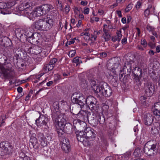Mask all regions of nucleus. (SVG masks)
Segmentation results:
<instances>
[{
  "mask_svg": "<svg viewBox=\"0 0 160 160\" xmlns=\"http://www.w3.org/2000/svg\"><path fill=\"white\" fill-rule=\"evenodd\" d=\"M83 38L84 39V40L86 41H89L90 40V35L84 36Z\"/></svg>",
  "mask_w": 160,
  "mask_h": 160,
  "instance_id": "obj_60",
  "label": "nucleus"
},
{
  "mask_svg": "<svg viewBox=\"0 0 160 160\" xmlns=\"http://www.w3.org/2000/svg\"><path fill=\"white\" fill-rule=\"evenodd\" d=\"M16 32L17 35L18 37H21L22 36L24 31L21 29H18L16 30Z\"/></svg>",
  "mask_w": 160,
  "mask_h": 160,
  "instance_id": "obj_38",
  "label": "nucleus"
},
{
  "mask_svg": "<svg viewBox=\"0 0 160 160\" xmlns=\"http://www.w3.org/2000/svg\"><path fill=\"white\" fill-rule=\"evenodd\" d=\"M148 45L152 48H154L155 47V44L152 43H148Z\"/></svg>",
  "mask_w": 160,
  "mask_h": 160,
  "instance_id": "obj_63",
  "label": "nucleus"
},
{
  "mask_svg": "<svg viewBox=\"0 0 160 160\" xmlns=\"http://www.w3.org/2000/svg\"><path fill=\"white\" fill-rule=\"evenodd\" d=\"M79 58L78 57H76L75 58L73 59V62L74 63H78L79 62Z\"/></svg>",
  "mask_w": 160,
  "mask_h": 160,
  "instance_id": "obj_58",
  "label": "nucleus"
},
{
  "mask_svg": "<svg viewBox=\"0 0 160 160\" xmlns=\"http://www.w3.org/2000/svg\"><path fill=\"white\" fill-rule=\"evenodd\" d=\"M52 118L62 116L61 113L59 109V104L58 102H55L53 103V108L52 109Z\"/></svg>",
  "mask_w": 160,
  "mask_h": 160,
  "instance_id": "obj_9",
  "label": "nucleus"
},
{
  "mask_svg": "<svg viewBox=\"0 0 160 160\" xmlns=\"http://www.w3.org/2000/svg\"><path fill=\"white\" fill-rule=\"evenodd\" d=\"M30 13L28 15V17L31 18H33L36 17L41 16L44 14L40 6L37 8L34 11L31 10Z\"/></svg>",
  "mask_w": 160,
  "mask_h": 160,
  "instance_id": "obj_14",
  "label": "nucleus"
},
{
  "mask_svg": "<svg viewBox=\"0 0 160 160\" xmlns=\"http://www.w3.org/2000/svg\"><path fill=\"white\" fill-rule=\"evenodd\" d=\"M38 138L41 142V144L43 147L47 146L48 141L44 137V135L42 133H39L38 134Z\"/></svg>",
  "mask_w": 160,
  "mask_h": 160,
  "instance_id": "obj_25",
  "label": "nucleus"
},
{
  "mask_svg": "<svg viewBox=\"0 0 160 160\" xmlns=\"http://www.w3.org/2000/svg\"><path fill=\"white\" fill-rule=\"evenodd\" d=\"M100 57L104 58L106 57L107 56V54L106 52H102L100 53Z\"/></svg>",
  "mask_w": 160,
  "mask_h": 160,
  "instance_id": "obj_59",
  "label": "nucleus"
},
{
  "mask_svg": "<svg viewBox=\"0 0 160 160\" xmlns=\"http://www.w3.org/2000/svg\"><path fill=\"white\" fill-rule=\"evenodd\" d=\"M71 100L72 103L83 106L86 103L87 98H84L82 94L75 92L72 95Z\"/></svg>",
  "mask_w": 160,
  "mask_h": 160,
  "instance_id": "obj_5",
  "label": "nucleus"
},
{
  "mask_svg": "<svg viewBox=\"0 0 160 160\" xmlns=\"http://www.w3.org/2000/svg\"><path fill=\"white\" fill-rule=\"evenodd\" d=\"M48 118L44 116H40L37 120H36V123L38 127H41L46 126L48 122Z\"/></svg>",
  "mask_w": 160,
  "mask_h": 160,
  "instance_id": "obj_16",
  "label": "nucleus"
},
{
  "mask_svg": "<svg viewBox=\"0 0 160 160\" xmlns=\"http://www.w3.org/2000/svg\"><path fill=\"white\" fill-rule=\"evenodd\" d=\"M97 119L98 122H99L101 124L103 123L105 121V118L104 117H101L99 115L97 117Z\"/></svg>",
  "mask_w": 160,
  "mask_h": 160,
  "instance_id": "obj_37",
  "label": "nucleus"
},
{
  "mask_svg": "<svg viewBox=\"0 0 160 160\" xmlns=\"http://www.w3.org/2000/svg\"><path fill=\"white\" fill-rule=\"evenodd\" d=\"M6 39H8L6 37L2 36L0 38V45L2 46L7 47Z\"/></svg>",
  "mask_w": 160,
  "mask_h": 160,
  "instance_id": "obj_30",
  "label": "nucleus"
},
{
  "mask_svg": "<svg viewBox=\"0 0 160 160\" xmlns=\"http://www.w3.org/2000/svg\"><path fill=\"white\" fill-rule=\"evenodd\" d=\"M103 33L102 37L104 38L105 41H108L110 39L111 35L110 34L108 30L106 28H103Z\"/></svg>",
  "mask_w": 160,
  "mask_h": 160,
  "instance_id": "obj_26",
  "label": "nucleus"
},
{
  "mask_svg": "<svg viewBox=\"0 0 160 160\" xmlns=\"http://www.w3.org/2000/svg\"><path fill=\"white\" fill-rule=\"evenodd\" d=\"M141 5V2L140 1H138L136 5V7L138 9L140 8V6Z\"/></svg>",
  "mask_w": 160,
  "mask_h": 160,
  "instance_id": "obj_57",
  "label": "nucleus"
},
{
  "mask_svg": "<svg viewBox=\"0 0 160 160\" xmlns=\"http://www.w3.org/2000/svg\"><path fill=\"white\" fill-rule=\"evenodd\" d=\"M88 2L86 0L82 1L80 2L81 5L83 6H86L88 4Z\"/></svg>",
  "mask_w": 160,
  "mask_h": 160,
  "instance_id": "obj_55",
  "label": "nucleus"
},
{
  "mask_svg": "<svg viewBox=\"0 0 160 160\" xmlns=\"http://www.w3.org/2000/svg\"><path fill=\"white\" fill-rule=\"evenodd\" d=\"M43 20L45 30H48L51 28L54 23V19L50 17L44 18Z\"/></svg>",
  "mask_w": 160,
  "mask_h": 160,
  "instance_id": "obj_12",
  "label": "nucleus"
},
{
  "mask_svg": "<svg viewBox=\"0 0 160 160\" xmlns=\"http://www.w3.org/2000/svg\"><path fill=\"white\" fill-rule=\"evenodd\" d=\"M61 104L62 105V106H63V108H64L65 107H67L68 106L67 102L64 101H62L61 102Z\"/></svg>",
  "mask_w": 160,
  "mask_h": 160,
  "instance_id": "obj_56",
  "label": "nucleus"
},
{
  "mask_svg": "<svg viewBox=\"0 0 160 160\" xmlns=\"http://www.w3.org/2000/svg\"><path fill=\"white\" fill-rule=\"evenodd\" d=\"M24 34L28 38L30 39V37H31L33 33L30 31L29 28L26 29L24 30L23 32Z\"/></svg>",
  "mask_w": 160,
  "mask_h": 160,
  "instance_id": "obj_33",
  "label": "nucleus"
},
{
  "mask_svg": "<svg viewBox=\"0 0 160 160\" xmlns=\"http://www.w3.org/2000/svg\"><path fill=\"white\" fill-rule=\"evenodd\" d=\"M57 61V59L55 58L51 59L48 63L44 66L42 69L43 72L46 73L52 70L55 67V63Z\"/></svg>",
  "mask_w": 160,
  "mask_h": 160,
  "instance_id": "obj_7",
  "label": "nucleus"
},
{
  "mask_svg": "<svg viewBox=\"0 0 160 160\" xmlns=\"http://www.w3.org/2000/svg\"><path fill=\"white\" fill-rule=\"evenodd\" d=\"M153 9L152 6L149 5L148 6V8L145 10L144 12V15L145 17H148L150 14V12Z\"/></svg>",
  "mask_w": 160,
  "mask_h": 160,
  "instance_id": "obj_32",
  "label": "nucleus"
},
{
  "mask_svg": "<svg viewBox=\"0 0 160 160\" xmlns=\"http://www.w3.org/2000/svg\"><path fill=\"white\" fill-rule=\"evenodd\" d=\"M75 39H76V38H74L73 39H71L70 41H68V44L71 45L72 44L74 43V42H75Z\"/></svg>",
  "mask_w": 160,
  "mask_h": 160,
  "instance_id": "obj_62",
  "label": "nucleus"
},
{
  "mask_svg": "<svg viewBox=\"0 0 160 160\" xmlns=\"http://www.w3.org/2000/svg\"><path fill=\"white\" fill-rule=\"evenodd\" d=\"M11 153H6V151L3 150V151L0 152V158H5L8 157V155Z\"/></svg>",
  "mask_w": 160,
  "mask_h": 160,
  "instance_id": "obj_36",
  "label": "nucleus"
},
{
  "mask_svg": "<svg viewBox=\"0 0 160 160\" xmlns=\"http://www.w3.org/2000/svg\"><path fill=\"white\" fill-rule=\"evenodd\" d=\"M109 79H111V81L112 84L113 85L116 86L118 85V76L117 75H114L113 76H112Z\"/></svg>",
  "mask_w": 160,
  "mask_h": 160,
  "instance_id": "obj_31",
  "label": "nucleus"
},
{
  "mask_svg": "<svg viewBox=\"0 0 160 160\" xmlns=\"http://www.w3.org/2000/svg\"><path fill=\"white\" fill-rule=\"evenodd\" d=\"M88 83V81L86 80L83 79L82 80L81 82V85L82 86V87H83L85 88L87 85Z\"/></svg>",
  "mask_w": 160,
  "mask_h": 160,
  "instance_id": "obj_43",
  "label": "nucleus"
},
{
  "mask_svg": "<svg viewBox=\"0 0 160 160\" xmlns=\"http://www.w3.org/2000/svg\"><path fill=\"white\" fill-rule=\"evenodd\" d=\"M101 85L104 86V90L102 95L106 97L110 96L111 95L112 91L109 86L105 82H101Z\"/></svg>",
  "mask_w": 160,
  "mask_h": 160,
  "instance_id": "obj_18",
  "label": "nucleus"
},
{
  "mask_svg": "<svg viewBox=\"0 0 160 160\" xmlns=\"http://www.w3.org/2000/svg\"><path fill=\"white\" fill-rule=\"evenodd\" d=\"M33 4L31 0L24 2L19 5L18 9L20 14L23 16H28L31 10H32V6Z\"/></svg>",
  "mask_w": 160,
  "mask_h": 160,
  "instance_id": "obj_3",
  "label": "nucleus"
},
{
  "mask_svg": "<svg viewBox=\"0 0 160 160\" xmlns=\"http://www.w3.org/2000/svg\"><path fill=\"white\" fill-rule=\"evenodd\" d=\"M127 43V38H124L122 40V44H126Z\"/></svg>",
  "mask_w": 160,
  "mask_h": 160,
  "instance_id": "obj_61",
  "label": "nucleus"
},
{
  "mask_svg": "<svg viewBox=\"0 0 160 160\" xmlns=\"http://www.w3.org/2000/svg\"><path fill=\"white\" fill-rule=\"evenodd\" d=\"M75 53L76 52L75 51L71 50L69 52L68 55L70 57H72L75 56Z\"/></svg>",
  "mask_w": 160,
  "mask_h": 160,
  "instance_id": "obj_47",
  "label": "nucleus"
},
{
  "mask_svg": "<svg viewBox=\"0 0 160 160\" xmlns=\"http://www.w3.org/2000/svg\"><path fill=\"white\" fill-rule=\"evenodd\" d=\"M108 73L109 76L108 77L109 78H111L112 76H113L114 75H117L116 74V71L115 69L112 68L111 69L108 70Z\"/></svg>",
  "mask_w": 160,
  "mask_h": 160,
  "instance_id": "obj_34",
  "label": "nucleus"
},
{
  "mask_svg": "<svg viewBox=\"0 0 160 160\" xmlns=\"http://www.w3.org/2000/svg\"><path fill=\"white\" fill-rule=\"evenodd\" d=\"M42 39V36L40 34L35 33H33L30 39H29V40L31 43L37 44L40 42Z\"/></svg>",
  "mask_w": 160,
  "mask_h": 160,
  "instance_id": "obj_15",
  "label": "nucleus"
},
{
  "mask_svg": "<svg viewBox=\"0 0 160 160\" xmlns=\"http://www.w3.org/2000/svg\"><path fill=\"white\" fill-rule=\"evenodd\" d=\"M137 72V73H136L137 76L140 77L142 76V70L141 69L138 68Z\"/></svg>",
  "mask_w": 160,
  "mask_h": 160,
  "instance_id": "obj_46",
  "label": "nucleus"
},
{
  "mask_svg": "<svg viewBox=\"0 0 160 160\" xmlns=\"http://www.w3.org/2000/svg\"><path fill=\"white\" fill-rule=\"evenodd\" d=\"M146 98L144 96H142L140 98L142 104L144 105L145 104Z\"/></svg>",
  "mask_w": 160,
  "mask_h": 160,
  "instance_id": "obj_44",
  "label": "nucleus"
},
{
  "mask_svg": "<svg viewBox=\"0 0 160 160\" xmlns=\"http://www.w3.org/2000/svg\"><path fill=\"white\" fill-rule=\"evenodd\" d=\"M53 134L51 133L49 134H48L47 136L46 139L48 141H51L53 137Z\"/></svg>",
  "mask_w": 160,
  "mask_h": 160,
  "instance_id": "obj_45",
  "label": "nucleus"
},
{
  "mask_svg": "<svg viewBox=\"0 0 160 160\" xmlns=\"http://www.w3.org/2000/svg\"><path fill=\"white\" fill-rule=\"evenodd\" d=\"M60 143L62 149L65 152L68 153L71 149L70 146L68 139L64 137L60 138Z\"/></svg>",
  "mask_w": 160,
  "mask_h": 160,
  "instance_id": "obj_8",
  "label": "nucleus"
},
{
  "mask_svg": "<svg viewBox=\"0 0 160 160\" xmlns=\"http://www.w3.org/2000/svg\"><path fill=\"white\" fill-rule=\"evenodd\" d=\"M62 116L58 117L56 118H52L53 124L57 129V132L59 135L60 133L62 134L63 129L66 124V121L63 118H61Z\"/></svg>",
  "mask_w": 160,
  "mask_h": 160,
  "instance_id": "obj_4",
  "label": "nucleus"
},
{
  "mask_svg": "<svg viewBox=\"0 0 160 160\" xmlns=\"http://www.w3.org/2000/svg\"><path fill=\"white\" fill-rule=\"evenodd\" d=\"M142 151L141 148L139 147L136 148L133 152V155L136 157H139L141 156Z\"/></svg>",
  "mask_w": 160,
  "mask_h": 160,
  "instance_id": "obj_29",
  "label": "nucleus"
},
{
  "mask_svg": "<svg viewBox=\"0 0 160 160\" xmlns=\"http://www.w3.org/2000/svg\"><path fill=\"white\" fill-rule=\"evenodd\" d=\"M74 123L77 124L78 126L81 125V127L85 128L84 130L86 137L90 140H93L95 137V134L94 130L92 129L90 127H87V124L84 122L81 121L79 119L74 120Z\"/></svg>",
  "mask_w": 160,
  "mask_h": 160,
  "instance_id": "obj_1",
  "label": "nucleus"
},
{
  "mask_svg": "<svg viewBox=\"0 0 160 160\" xmlns=\"http://www.w3.org/2000/svg\"><path fill=\"white\" fill-rule=\"evenodd\" d=\"M160 130V125L159 123H154L151 128V132L152 134L156 135L159 133Z\"/></svg>",
  "mask_w": 160,
  "mask_h": 160,
  "instance_id": "obj_22",
  "label": "nucleus"
},
{
  "mask_svg": "<svg viewBox=\"0 0 160 160\" xmlns=\"http://www.w3.org/2000/svg\"><path fill=\"white\" fill-rule=\"evenodd\" d=\"M56 4L57 5L58 8H59L60 10L62 9V2H60L59 0H56Z\"/></svg>",
  "mask_w": 160,
  "mask_h": 160,
  "instance_id": "obj_40",
  "label": "nucleus"
},
{
  "mask_svg": "<svg viewBox=\"0 0 160 160\" xmlns=\"http://www.w3.org/2000/svg\"><path fill=\"white\" fill-rule=\"evenodd\" d=\"M44 14H45L49 12L50 10L53 8V6L50 4H45L40 6Z\"/></svg>",
  "mask_w": 160,
  "mask_h": 160,
  "instance_id": "obj_24",
  "label": "nucleus"
},
{
  "mask_svg": "<svg viewBox=\"0 0 160 160\" xmlns=\"http://www.w3.org/2000/svg\"><path fill=\"white\" fill-rule=\"evenodd\" d=\"M154 110L153 112L155 115V118L156 121L154 123H159L160 125V102H156L154 105Z\"/></svg>",
  "mask_w": 160,
  "mask_h": 160,
  "instance_id": "obj_10",
  "label": "nucleus"
},
{
  "mask_svg": "<svg viewBox=\"0 0 160 160\" xmlns=\"http://www.w3.org/2000/svg\"><path fill=\"white\" fill-rule=\"evenodd\" d=\"M109 107L108 105H105L103 106L102 108V109L104 111H105L106 112H107L108 111V110L109 109Z\"/></svg>",
  "mask_w": 160,
  "mask_h": 160,
  "instance_id": "obj_50",
  "label": "nucleus"
},
{
  "mask_svg": "<svg viewBox=\"0 0 160 160\" xmlns=\"http://www.w3.org/2000/svg\"><path fill=\"white\" fill-rule=\"evenodd\" d=\"M0 70H1V72L2 73H5V68L3 65L1 63H0Z\"/></svg>",
  "mask_w": 160,
  "mask_h": 160,
  "instance_id": "obj_53",
  "label": "nucleus"
},
{
  "mask_svg": "<svg viewBox=\"0 0 160 160\" xmlns=\"http://www.w3.org/2000/svg\"><path fill=\"white\" fill-rule=\"evenodd\" d=\"M88 80L94 92L99 94L102 95L104 90V86L101 85V82H104L100 80H98L93 78H89Z\"/></svg>",
  "mask_w": 160,
  "mask_h": 160,
  "instance_id": "obj_2",
  "label": "nucleus"
},
{
  "mask_svg": "<svg viewBox=\"0 0 160 160\" xmlns=\"http://www.w3.org/2000/svg\"><path fill=\"white\" fill-rule=\"evenodd\" d=\"M89 30L88 29H85L84 31L80 34V35L81 36H87L88 35H90V34L89 32Z\"/></svg>",
  "mask_w": 160,
  "mask_h": 160,
  "instance_id": "obj_39",
  "label": "nucleus"
},
{
  "mask_svg": "<svg viewBox=\"0 0 160 160\" xmlns=\"http://www.w3.org/2000/svg\"><path fill=\"white\" fill-rule=\"evenodd\" d=\"M96 102V99L93 96H90L87 98L86 103L91 110H94Z\"/></svg>",
  "mask_w": 160,
  "mask_h": 160,
  "instance_id": "obj_13",
  "label": "nucleus"
},
{
  "mask_svg": "<svg viewBox=\"0 0 160 160\" xmlns=\"http://www.w3.org/2000/svg\"><path fill=\"white\" fill-rule=\"evenodd\" d=\"M42 48L38 46H35L29 48V50L32 54L36 55L40 54V56H43V52H42Z\"/></svg>",
  "mask_w": 160,
  "mask_h": 160,
  "instance_id": "obj_17",
  "label": "nucleus"
},
{
  "mask_svg": "<svg viewBox=\"0 0 160 160\" xmlns=\"http://www.w3.org/2000/svg\"><path fill=\"white\" fill-rule=\"evenodd\" d=\"M97 117L92 114V115H89L88 116V119L89 123L92 127H95L98 123Z\"/></svg>",
  "mask_w": 160,
  "mask_h": 160,
  "instance_id": "obj_20",
  "label": "nucleus"
},
{
  "mask_svg": "<svg viewBox=\"0 0 160 160\" xmlns=\"http://www.w3.org/2000/svg\"><path fill=\"white\" fill-rule=\"evenodd\" d=\"M156 50L157 52L158 53L160 52V45H158L156 47Z\"/></svg>",
  "mask_w": 160,
  "mask_h": 160,
  "instance_id": "obj_64",
  "label": "nucleus"
},
{
  "mask_svg": "<svg viewBox=\"0 0 160 160\" xmlns=\"http://www.w3.org/2000/svg\"><path fill=\"white\" fill-rule=\"evenodd\" d=\"M90 9L89 8L85 7L83 8V13L84 14H87L89 13Z\"/></svg>",
  "mask_w": 160,
  "mask_h": 160,
  "instance_id": "obj_48",
  "label": "nucleus"
},
{
  "mask_svg": "<svg viewBox=\"0 0 160 160\" xmlns=\"http://www.w3.org/2000/svg\"><path fill=\"white\" fill-rule=\"evenodd\" d=\"M141 44L142 45L144 48H146L147 45V43L145 39H142L141 41Z\"/></svg>",
  "mask_w": 160,
  "mask_h": 160,
  "instance_id": "obj_42",
  "label": "nucleus"
},
{
  "mask_svg": "<svg viewBox=\"0 0 160 160\" xmlns=\"http://www.w3.org/2000/svg\"><path fill=\"white\" fill-rule=\"evenodd\" d=\"M131 155V153L130 152H127L125 153L123 156L124 159L128 160Z\"/></svg>",
  "mask_w": 160,
  "mask_h": 160,
  "instance_id": "obj_41",
  "label": "nucleus"
},
{
  "mask_svg": "<svg viewBox=\"0 0 160 160\" xmlns=\"http://www.w3.org/2000/svg\"><path fill=\"white\" fill-rule=\"evenodd\" d=\"M70 8L69 5H66L65 8V11L67 13H68L70 10Z\"/></svg>",
  "mask_w": 160,
  "mask_h": 160,
  "instance_id": "obj_51",
  "label": "nucleus"
},
{
  "mask_svg": "<svg viewBox=\"0 0 160 160\" xmlns=\"http://www.w3.org/2000/svg\"><path fill=\"white\" fill-rule=\"evenodd\" d=\"M77 138L78 141L83 142H86V135L85 133L83 131H80L78 134H77Z\"/></svg>",
  "mask_w": 160,
  "mask_h": 160,
  "instance_id": "obj_27",
  "label": "nucleus"
},
{
  "mask_svg": "<svg viewBox=\"0 0 160 160\" xmlns=\"http://www.w3.org/2000/svg\"><path fill=\"white\" fill-rule=\"evenodd\" d=\"M116 36L117 38L118 39V42H119L121 40L122 37L121 29L117 30L116 32Z\"/></svg>",
  "mask_w": 160,
  "mask_h": 160,
  "instance_id": "obj_35",
  "label": "nucleus"
},
{
  "mask_svg": "<svg viewBox=\"0 0 160 160\" xmlns=\"http://www.w3.org/2000/svg\"><path fill=\"white\" fill-rule=\"evenodd\" d=\"M147 29L149 32L153 31L154 28L153 27L150 26L149 24L147 25L146 27Z\"/></svg>",
  "mask_w": 160,
  "mask_h": 160,
  "instance_id": "obj_49",
  "label": "nucleus"
},
{
  "mask_svg": "<svg viewBox=\"0 0 160 160\" xmlns=\"http://www.w3.org/2000/svg\"><path fill=\"white\" fill-rule=\"evenodd\" d=\"M146 93L148 97L151 96L153 93L154 89L153 86L151 84H149L146 87Z\"/></svg>",
  "mask_w": 160,
  "mask_h": 160,
  "instance_id": "obj_23",
  "label": "nucleus"
},
{
  "mask_svg": "<svg viewBox=\"0 0 160 160\" xmlns=\"http://www.w3.org/2000/svg\"><path fill=\"white\" fill-rule=\"evenodd\" d=\"M44 22L43 19H40L35 22L33 26L37 29L41 30H45L44 27Z\"/></svg>",
  "mask_w": 160,
  "mask_h": 160,
  "instance_id": "obj_21",
  "label": "nucleus"
},
{
  "mask_svg": "<svg viewBox=\"0 0 160 160\" xmlns=\"http://www.w3.org/2000/svg\"><path fill=\"white\" fill-rule=\"evenodd\" d=\"M0 148L4 150V151L8 153H11L13 151L12 146L7 141H4L1 142Z\"/></svg>",
  "mask_w": 160,
  "mask_h": 160,
  "instance_id": "obj_11",
  "label": "nucleus"
},
{
  "mask_svg": "<svg viewBox=\"0 0 160 160\" xmlns=\"http://www.w3.org/2000/svg\"><path fill=\"white\" fill-rule=\"evenodd\" d=\"M144 123L147 125H150L153 122V117L151 113H147L144 115Z\"/></svg>",
  "mask_w": 160,
  "mask_h": 160,
  "instance_id": "obj_19",
  "label": "nucleus"
},
{
  "mask_svg": "<svg viewBox=\"0 0 160 160\" xmlns=\"http://www.w3.org/2000/svg\"><path fill=\"white\" fill-rule=\"evenodd\" d=\"M144 152L148 156H152L156 154L157 152V148L155 144L149 145L146 144L144 147Z\"/></svg>",
  "mask_w": 160,
  "mask_h": 160,
  "instance_id": "obj_6",
  "label": "nucleus"
},
{
  "mask_svg": "<svg viewBox=\"0 0 160 160\" xmlns=\"http://www.w3.org/2000/svg\"><path fill=\"white\" fill-rule=\"evenodd\" d=\"M97 37L96 36V35H92L91 37H90V40H91L93 41H95L96 40Z\"/></svg>",
  "mask_w": 160,
  "mask_h": 160,
  "instance_id": "obj_54",
  "label": "nucleus"
},
{
  "mask_svg": "<svg viewBox=\"0 0 160 160\" xmlns=\"http://www.w3.org/2000/svg\"><path fill=\"white\" fill-rule=\"evenodd\" d=\"M30 142L34 148L37 149L38 148V140L36 138L34 137H31Z\"/></svg>",
  "mask_w": 160,
  "mask_h": 160,
  "instance_id": "obj_28",
  "label": "nucleus"
},
{
  "mask_svg": "<svg viewBox=\"0 0 160 160\" xmlns=\"http://www.w3.org/2000/svg\"><path fill=\"white\" fill-rule=\"evenodd\" d=\"M6 5L3 2H0V9H3L4 8H6Z\"/></svg>",
  "mask_w": 160,
  "mask_h": 160,
  "instance_id": "obj_52",
  "label": "nucleus"
}]
</instances>
